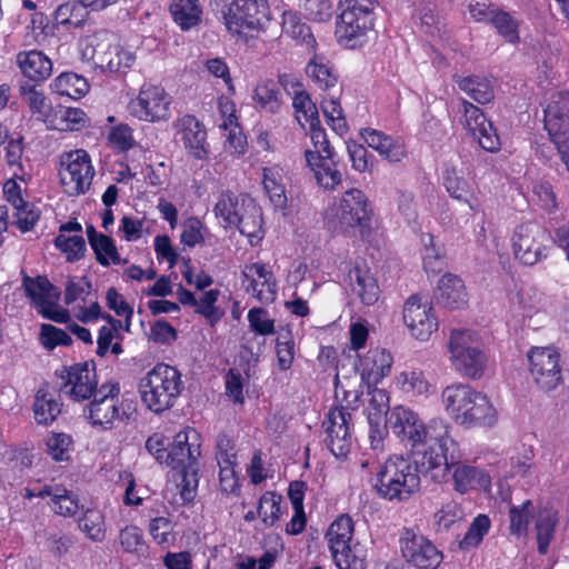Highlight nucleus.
I'll use <instances>...</instances> for the list:
<instances>
[{"mask_svg":"<svg viewBox=\"0 0 569 569\" xmlns=\"http://www.w3.org/2000/svg\"><path fill=\"white\" fill-rule=\"evenodd\" d=\"M351 415L345 407L331 408L328 412L326 427V442L331 453L337 457H346L350 451L352 437L350 431Z\"/></svg>","mask_w":569,"mask_h":569,"instance_id":"nucleus-19","label":"nucleus"},{"mask_svg":"<svg viewBox=\"0 0 569 569\" xmlns=\"http://www.w3.org/2000/svg\"><path fill=\"white\" fill-rule=\"evenodd\" d=\"M546 237V231L536 222L518 226L512 236L515 258L526 266L537 263L541 258Z\"/></svg>","mask_w":569,"mask_h":569,"instance_id":"nucleus-18","label":"nucleus"},{"mask_svg":"<svg viewBox=\"0 0 569 569\" xmlns=\"http://www.w3.org/2000/svg\"><path fill=\"white\" fill-rule=\"evenodd\" d=\"M240 233L246 236L250 243L253 244L262 239V214L252 200L248 199L247 208L239 214V221H236Z\"/></svg>","mask_w":569,"mask_h":569,"instance_id":"nucleus-35","label":"nucleus"},{"mask_svg":"<svg viewBox=\"0 0 569 569\" xmlns=\"http://www.w3.org/2000/svg\"><path fill=\"white\" fill-rule=\"evenodd\" d=\"M182 389L180 371L166 363L154 366L139 382L141 400L154 413L171 409Z\"/></svg>","mask_w":569,"mask_h":569,"instance_id":"nucleus-5","label":"nucleus"},{"mask_svg":"<svg viewBox=\"0 0 569 569\" xmlns=\"http://www.w3.org/2000/svg\"><path fill=\"white\" fill-rule=\"evenodd\" d=\"M200 455V436L194 429L188 428L174 436L168 449L167 465L172 469L197 466Z\"/></svg>","mask_w":569,"mask_h":569,"instance_id":"nucleus-21","label":"nucleus"},{"mask_svg":"<svg viewBox=\"0 0 569 569\" xmlns=\"http://www.w3.org/2000/svg\"><path fill=\"white\" fill-rule=\"evenodd\" d=\"M119 395L118 383H104L94 392L88 410V417L93 426L104 429L112 427L119 417Z\"/></svg>","mask_w":569,"mask_h":569,"instance_id":"nucleus-20","label":"nucleus"},{"mask_svg":"<svg viewBox=\"0 0 569 569\" xmlns=\"http://www.w3.org/2000/svg\"><path fill=\"white\" fill-rule=\"evenodd\" d=\"M17 63L22 73L32 81H43L52 73L51 60L38 50L19 52Z\"/></svg>","mask_w":569,"mask_h":569,"instance_id":"nucleus-30","label":"nucleus"},{"mask_svg":"<svg viewBox=\"0 0 569 569\" xmlns=\"http://www.w3.org/2000/svg\"><path fill=\"white\" fill-rule=\"evenodd\" d=\"M22 288L39 315L58 323L68 322L69 311L58 305L61 292L49 281L47 276L30 277L26 274L22 278Z\"/></svg>","mask_w":569,"mask_h":569,"instance_id":"nucleus-10","label":"nucleus"},{"mask_svg":"<svg viewBox=\"0 0 569 569\" xmlns=\"http://www.w3.org/2000/svg\"><path fill=\"white\" fill-rule=\"evenodd\" d=\"M307 74L320 90H330L338 83V74L329 63L315 57L306 67Z\"/></svg>","mask_w":569,"mask_h":569,"instance_id":"nucleus-44","label":"nucleus"},{"mask_svg":"<svg viewBox=\"0 0 569 569\" xmlns=\"http://www.w3.org/2000/svg\"><path fill=\"white\" fill-rule=\"evenodd\" d=\"M112 40L113 36L106 30L94 33L88 38L82 56L102 71L126 72L134 63L136 56Z\"/></svg>","mask_w":569,"mask_h":569,"instance_id":"nucleus-9","label":"nucleus"},{"mask_svg":"<svg viewBox=\"0 0 569 569\" xmlns=\"http://www.w3.org/2000/svg\"><path fill=\"white\" fill-rule=\"evenodd\" d=\"M353 536V521L350 516H339L329 527L326 535L329 548L332 546L341 547L343 542H351Z\"/></svg>","mask_w":569,"mask_h":569,"instance_id":"nucleus-52","label":"nucleus"},{"mask_svg":"<svg viewBox=\"0 0 569 569\" xmlns=\"http://www.w3.org/2000/svg\"><path fill=\"white\" fill-rule=\"evenodd\" d=\"M253 101L262 110L276 113L280 108V91L272 80L260 81L253 91Z\"/></svg>","mask_w":569,"mask_h":569,"instance_id":"nucleus-43","label":"nucleus"},{"mask_svg":"<svg viewBox=\"0 0 569 569\" xmlns=\"http://www.w3.org/2000/svg\"><path fill=\"white\" fill-rule=\"evenodd\" d=\"M277 362L280 370H288L295 359V342L288 335H280L276 343Z\"/></svg>","mask_w":569,"mask_h":569,"instance_id":"nucleus-64","label":"nucleus"},{"mask_svg":"<svg viewBox=\"0 0 569 569\" xmlns=\"http://www.w3.org/2000/svg\"><path fill=\"white\" fill-rule=\"evenodd\" d=\"M465 511L459 502L449 500L433 515L437 532H449L460 527L465 520Z\"/></svg>","mask_w":569,"mask_h":569,"instance_id":"nucleus-38","label":"nucleus"},{"mask_svg":"<svg viewBox=\"0 0 569 569\" xmlns=\"http://www.w3.org/2000/svg\"><path fill=\"white\" fill-rule=\"evenodd\" d=\"M435 297L441 306L449 309H459L467 303V292L461 278L446 273L438 282Z\"/></svg>","mask_w":569,"mask_h":569,"instance_id":"nucleus-28","label":"nucleus"},{"mask_svg":"<svg viewBox=\"0 0 569 569\" xmlns=\"http://www.w3.org/2000/svg\"><path fill=\"white\" fill-rule=\"evenodd\" d=\"M60 382L58 391L69 396L74 401H82L91 398L97 388L98 380L93 362H81L70 367H63L56 371Z\"/></svg>","mask_w":569,"mask_h":569,"instance_id":"nucleus-14","label":"nucleus"},{"mask_svg":"<svg viewBox=\"0 0 569 569\" xmlns=\"http://www.w3.org/2000/svg\"><path fill=\"white\" fill-rule=\"evenodd\" d=\"M41 340L49 350L57 346H69L72 342L71 337L64 330L48 323L41 326Z\"/></svg>","mask_w":569,"mask_h":569,"instance_id":"nucleus-63","label":"nucleus"},{"mask_svg":"<svg viewBox=\"0 0 569 569\" xmlns=\"http://www.w3.org/2000/svg\"><path fill=\"white\" fill-rule=\"evenodd\" d=\"M348 278L351 290L362 303L371 306L378 301L380 289L376 278L368 269L356 266L349 271Z\"/></svg>","mask_w":569,"mask_h":569,"instance_id":"nucleus-31","label":"nucleus"},{"mask_svg":"<svg viewBox=\"0 0 569 569\" xmlns=\"http://www.w3.org/2000/svg\"><path fill=\"white\" fill-rule=\"evenodd\" d=\"M282 496L272 491L264 492L258 503V516L266 527H273L282 515Z\"/></svg>","mask_w":569,"mask_h":569,"instance_id":"nucleus-45","label":"nucleus"},{"mask_svg":"<svg viewBox=\"0 0 569 569\" xmlns=\"http://www.w3.org/2000/svg\"><path fill=\"white\" fill-rule=\"evenodd\" d=\"M62 403L59 401L56 389L43 383L36 392L33 416L39 425H51L61 413Z\"/></svg>","mask_w":569,"mask_h":569,"instance_id":"nucleus-27","label":"nucleus"},{"mask_svg":"<svg viewBox=\"0 0 569 569\" xmlns=\"http://www.w3.org/2000/svg\"><path fill=\"white\" fill-rule=\"evenodd\" d=\"M48 453L56 461H66L70 458L73 441L70 435L64 432H52L46 440Z\"/></svg>","mask_w":569,"mask_h":569,"instance_id":"nucleus-54","label":"nucleus"},{"mask_svg":"<svg viewBox=\"0 0 569 569\" xmlns=\"http://www.w3.org/2000/svg\"><path fill=\"white\" fill-rule=\"evenodd\" d=\"M341 547L332 546L330 551L339 569H362L363 559L351 547V542H343Z\"/></svg>","mask_w":569,"mask_h":569,"instance_id":"nucleus-55","label":"nucleus"},{"mask_svg":"<svg viewBox=\"0 0 569 569\" xmlns=\"http://www.w3.org/2000/svg\"><path fill=\"white\" fill-rule=\"evenodd\" d=\"M305 158L320 187L327 190H333L341 183L342 173L338 168L339 161L336 159V152L315 156L311 150H306Z\"/></svg>","mask_w":569,"mask_h":569,"instance_id":"nucleus-25","label":"nucleus"},{"mask_svg":"<svg viewBox=\"0 0 569 569\" xmlns=\"http://www.w3.org/2000/svg\"><path fill=\"white\" fill-rule=\"evenodd\" d=\"M89 16L88 8L80 1H68L60 4L54 11V19L59 24H69L74 28L82 27Z\"/></svg>","mask_w":569,"mask_h":569,"instance_id":"nucleus-42","label":"nucleus"},{"mask_svg":"<svg viewBox=\"0 0 569 569\" xmlns=\"http://www.w3.org/2000/svg\"><path fill=\"white\" fill-rule=\"evenodd\" d=\"M418 462L403 456H391L376 475L373 488L389 501L408 500L420 487Z\"/></svg>","mask_w":569,"mask_h":569,"instance_id":"nucleus-4","label":"nucleus"},{"mask_svg":"<svg viewBox=\"0 0 569 569\" xmlns=\"http://www.w3.org/2000/svg\"><path fill=\"white\" fill-rule=\"evenodd\" d=\"M119 541L126 552L140 553L144 549L142 531L136 526H126L121 529Z\"/></svg>","mask_w":569,"mask_h":569,"instance_id":"nucleus-62","label":"nucleus"},{"mask_svg":"<svg viewBox=\"0 0 569 569\" xmlns=\"http://www.w3.org/2000/svg\"><path fill=\"white\" fill-rule=\"evenodd\" d=\"M458 88L478 103H488L493 99V88L489 79L480 76H455Z\"/></svg>","mask_w":569,"mask_h":569,"instance_id":"nucleus-36","label":"nucleus"},{"mask_svg":"<svg viewBox=\"0 0 569 569\" xmlns=\"http://www.w3.org/2000/svg\"><path fill=\"white\" fill-rule=\"evenodd\" d=\"M391 432L402 442L416 448L427 445L423 455L432 448L440 451L445 440L451 438L450 426L441 419H433L428 426L409 408L395 407L385 421Z\"/></svg>","mask_w":569,"mask_h":569,"instance_id":"nucleus-3","label":"nucleus"},{"mask_svg":"<svg viewBox=\"0 0 569 569\" xmlns=\"http://www.w3.org/2000/svg\"><path fill=\"white\" fill-rule=\"evenodd\" d=\"M283 31L293 39L300 40L302 44L307 47L310 51H315L316 49V39L310 30V28L302 23L296 14L286 13L283 16Z\"/></svg>","mask_w":569,"mask_h":569,"instance_id":"nucleus-49","label":"nucleus"},{"mask_svg":"<svg viewBox=\"0 0 569 569\" xmlns=\"http://www.w3.org/2000/svg\"><path fill=\"white\" fill-rule=\"evenodd\" d=\"M94 169L87 151L79 149L61 156L59 170L60 182L63 191L76 197L86 193L92 182Z\"/></svg>","mask_w":569,"mask_h":569,"instance_id":"nucleus-12","label":"nucleus"},{"mask_svg":"<svg viewBox=\"0 0 569 569\" xmlns=\"http://www.w3.org/2000/svg\"><path fill=\"white\" fill-rule=\"evenodd\" d=\"M292 106L296 111V118L302 127L306 123H317L320 120L318 108L306 91L295 93Z\"/></svg>","mask_w":569,"mask_h":569,"instance_id":"nucleus-51","label":"nucleus"},{"mask_svg":"<svg viewBox=\"0 0 569 569\" xmlns=\"http://www.w3.org/2000/svg\"><path fill=\"white\" fill-rule=\"evenodd\" d=\"M246 291L262 303H271L277 296V282L273 273L263 263L247 264L242 270Z\"/></svg>","mask_w":569,"mask_h":569,"instance_id":"nucleus-22","label":"nucleus"},{"mask_svg":"<svg viewBox=\"0 0 569 569\" xmlns=\"http://www.w3.org/2000/svg\"><path fill=\"white\" fill-rule=\"evenodd\" d=\"M400 547L406 561L419 569H436L442 561V552L436 545L413 529L402 530Z\"/></svg>","mask_w":569,"mask_h":569,"instance_id":"nucleus-15","label":"nucleus"},{"mask_svg":"<svg viewBox=\"0 0 569 569\" xmlns=\"http://www.w3.org/2000/svg\"><path fill=\"white\" fill-rule=\"evenodd\" d=\"M490 23L495 26L498 33L507 41L511 43L519 41L518 22L510 16V13L497 10L491 18Z\"/></svg>","mask_w":569,"mask_h":569,"instance_id":"nucleus-58","label":"nucleus"},{"mask_svg":"<svg viewBox=\"0 0 569 569\" xmlns=\"http://www.w3.org/2000/svg\"><path fill=\"white\" fill-rule=\"evenodd\" d=\"M393 358L386 349H370L367 355L360 359V368L362 377L372 383H379L386 376L389 375Z\"/></svg>","mask_w":569,"mask_h":569,"instance_id":"nucleus-29","label":"nucleus"},{"mask_svg":"<svg viewBox=\"0 0 569 569\" xmlns=\"http://www.w3.org/2000/svg\"><path fill=\"white\" fill-rule=\"evenodd\" d=\"M248 200L240 201L239 196L227 191L222 192L213 211L217 218L222 219L224 227H231L239 221V214L247 208Z\"/></svg>","mask_w":569,"mask_h":569,"instance_id":"nucleus-39","label":"nucleus"},{"mask_svg":"<svg viewBox=\"0 0 569 569\" xmlns=\"http://www.w3.org/2000/svg\"><path fill=\"white\" fill-rule=\"evenodd\" d=\"M78 525L81 531L92 541L100 542L106 537L104 517L100 510H86Z\"/></svg>","mask_w":569,"mask_h":569,"instance_id":"nucleus-50","label":"nucleus"},{"mask_svg":"<svg viewBox=\"0 0 569 569\" xmlns=\"http://www.w3.org/2000/svg\"><path fill=\"white\" fill-rule=\"evenodd\" d=\"M537 509L531 500L520 506H512L509 510L510 532L513 536H526L531 520L536 517Z\"/></svg>","mask_w":569,"mask_h":569,"instance_id":"nucleus-41","label":"nucleus"},{"mask_svg":"<svg viewBox=\"0 0 569 569\" xmlns=\"http://www.w3.org/2000/svg\"><path fill=\"white\" fill-rule=\"evenodd\" d=\"M401 390L412 397H429L435 392V387L426 378L421 370H406L397 377Z\"/></svg>","mask_w":569,"mask_h":569,"instance_id":"nucleus-37","label":"nucleus"},{"mask_svg":"<svg viewBox=\"0 0 569 569\" xmlns=\"http://www.w3.org/2000/svg\"><path fill=\"white\" fill-rule=\"evenodd\" d=\"M177 133L184 148L196 159L208 156L207 131L203 124L191 114H184L174 122Z\"/></svg>","mask_w":569,"mask_h":569,"instance_id":"nucleus-24","label":"nucleus"},{"mask_svg":"<svg viewBox=\"0 0 569 569\" xmlns=\"http://www.w3.org/2000/svg\"><path fill=\"white\" fill-rule=\"evenodd\" d=\"M443 184L450 196L466 202L473 211L478 210L479 203L472 194L469 182L453 167H447L443 171Z\"/></svg>","mask_w":569,"mask_h":569,"instance_id":"nucleus-34","label":"nucleus"},{"mask_svg":"<svg viewBox=\"0 0 569 569\" xmlns=\"http://www.w3.org/2000/svg\"><path fill=\"white\" fill-rule=\"evenodd\" d=\"M528 360L530 373L540 389L550 391L562 382L560 356L555 349L535 347Z\"/></svg>","mask_w":569,"mask_h":569,"instance_id":"nucleus-16","label":"nucleus"},{"mask_svg":"<svg viewBox=\"0 0 569 569\" xmlns=\"http://www.w3.org/2000/svg\"><path fill=\"white\" fill-rule=\"evenodd\" d=\"M360 136L370 148L390 162H399L407 156L406 148L399 139L380 130L363 128Z\"/></svg>","mask_w":569,"mask_h":569,"instance_id":"nucleus-26","label":"nucleus"},{"mask_svg":"<svg viewBox=\"0 0 569 569\" xmlns=\"http://www.w3.org/2000/svg\"><path fill=\"white\" fill-rule=\"evenodd\" d=\"M448 349L450 362L455 370L470 379L482 377L487 365V356L473 332L465 329H453Z\"/></svg>","mask_w":569,"mask_h":569,"instance_id":"nucleus-7","label":"nucleus"},{"mask_svg":"<svg viewBox=\"0 0 569 569\" xmlns=\"http://www.w3.org/2000/svg\"><path fill=\"white\" fill-rule=\"evenodd\" d=\"M53 243L66 256L68 262L79 261L87 251L86 241L81 234L67 236L59 233Z\"/></svg>","mask_w":569,"mask_h":569,"instance_id":"nucleus-48","label":"nucleus"},{"mask_svg":"<svg viewBox=\"0 0 569 569\" xmlns=\"http://www.w3.org/2000/svg\"><path fill=\"white\" fill-rule=\"evenodd\" d=\"M262 184L271 203L276 208H284L287 204V196L284 186L281 182L280 173L273 168H263Z\"/></svg>","mask_w":569,"mask_h":569,"instance_id":"nucleus-46","label":"nucleus"},{"mask_svg":"<svg viewBox=\"0 0 569 569\" xmlns=\"http://www.w3.org/2000/svg\"><path fill=\"white\" fill-rule=\"evenodd\" d=\"M169 10L173 21L183 31L199 26L203 13L199 0H171Z\"/></svg>","mask_w":569,"mask_h":569,"instance_id":"nucleus-32","label":"nucleus"},{"mask_svg":"<svg viewBox=\"0 0 569 569\" xmlns=\"http://www.w3.org/2000/svg\"><path fill=\"white\" fill-rule=\"evenodd\" d=\"M13 217V224L24 233L33 229L40 218V211L33 203L26 201L14 208Z\"/></svg>","mask_w":569,"mask_h":569,"instance_id":"nucleus-59","label":"nucleus"},{"mask_svg":"<svg viewBox=\"0 0 569 569\" xmlns=\"http://www.w3.org/2000/svg\"><path fill=\"white\" fill-rule=\"evenodd\" d=\"M102 318L106 319L109 325L102 326L99 330L97 355L100 357H104L109 352L112 340L122 326L120 320L112 318L110 315H102Z\"/></svg>","mask_w":569,"mask_h":569,"instance_id":"nucleus-60","label":"nucleus"},{"mask_svg":"<svg viewBox=\"0 0 569 569\" xmlns=\"http://www.w3.org/2000/svg\"><path fill=\"white\" fill-rule=\"evenodd\" d=\"M376 4V0L340 1L341 13L336 29L340 42L355 47L363 41L373 28Z\"/></svg>","mask_w":569,"mask_h":569,"instance_id":"nucleus-8","label":"nucleus"},{"mask_svg":"<svg viewBox=\"0 0 569 569\" xmlns=\"http://www.w3.org/2000/svg\"><path fill=\"white\" fill-rule=\"evenodd\" d=\"M463 113L467 128L478 139L480 147L489 152L500 149V140L492 123L487 120L480 108L463 100Z\"/></svg>","mask_w":569,"mask_h":569,"instance_id":"nucleus-23","label":"nucleus"},{"mask_svg":"<svg viewBox=\"0 0 569 569\" xmlns=\"http://www.w3.org/2000/svg\"><path fill=\"white\" fill-rule=\"evenodd\" d=\"M52 508L57 515L72 517L79 510L78 496L63 487L56 486Z\"/></svg>","mask_w":569,"mask_h":569,"instance_id":"nucleus-53","label":"nucleus"},{"mask_svg":"<svg viewBox=\"0 0 569 569\" xmlns=\"http://www.w3.org/2000/svg\"><path fill=\"white\" fill-rule=\"evenodd\" d=\"M568 123L569 92H556L550 97V101L545 109V128L547 131H556Z\"/></svg>","mask_w":569,"mask_h":569,"instance_id":"nucleus-33","label":"nucleus"},{"mask_svg":"<svg viewBox=\"0 0 569 569\" xmlns=\"http://www.w3.org/2000/svg\"><path fill=\"white\" fill-rule=\"evenodd\" d=\"M321 109L332 129L342 134L347 131V122L343 117L341 104L337 98L326 97L321 101Z\"/></svg>","mask_w":569,"mask_h":569,"instance_id":"nucleus-57","label":"nucleus"},{"mask_svg":"<svg viewBox=\"0 0 569 569\" xmlns=\"http://www.w3.org/2000/svg\"><path fill=\"white\" fill-rule=\"evenodd\" d=\"M403 321L411 336L421 341H427L438 329L432 306L428 301H422L418 295L407 299L403 306Z\"/></svg>","mask_w":569,"mask_h":569,"instance_id":"nucleus-17","label":"nucleus"},{"mask_svg":"<svg viewBox=\"0 0 569 569\" xmlns=\"http://www.w3.org/2000/svg\"><path fill=\"white\" fill-rule=\"evenodd\" d=\"M198 468L197 466H190L188 468H181V480L178 483L181 500L183 502H190L196 497L198 488Z\"/></svg>","mask_w":569,"mask_h":569,"instance_id":"nucleus-61","label":"nucleus"},{"mask_svg":"<svg viewBox=\"0 0 569 569\" xmlns=\"http://www.w3.org/2000/svg\"><path fill=\"white\" fill-rule=\"evenodd\" d=\"M210 7L220 14L228 32L237 36L258 30L269 9L267 0H210Z\"/></svg>","mask_w":569,"mask_h":569,"instance_id":"nucleus-6","label":"nucleus"},{"mask_svg":"<svg viewBox=\"0 0 569 569\" xmlns=\"http://www.w3.org/2000/svg\"><path fill=\"white\" fill-rule=\"evenodd\" d=\"M369 203L366 194L359 189L347 190L329 220L331 228L341 233H349L369 221Z\"/></svg>","mask_w":569,"mask_h":569,"instance_id":"nucleus-13","label":"nucleus"},{"mask_svg":"<svg viewBox=\"0 0 569 569\" xmlns=\"http://www.w3.org/2000/svg\"><path fill=\"white\" fill-rule=\"evenodd\" d=\"M490 529V519L487 515H478L470 523L468 531L460 541L461 549L478 546Z\"/></svg>","mask_w":569,"mask_h":569,"instance_id":"nucleus-56","label":"nucleus"},{"mask_svg":"<svg viewBox=\"0 0 569 569\" xmlns=\"http://www.w3.org/2000/svg\"><path fill=\"white\" fill-rule=\"evenodd\" d=\"M51 88L59 96L79 99L89 91V83L82 76L63 72L53 80Z\"/></svg>","mask_w":569,"mask_h":569,"instance_id":"nucleus-40","label":"nucleus"},{"mask_svg":"<svg viewBox=\"0 0 569 569\" xmlns=\"http://www.w3.org/2000/svg\"><path fill=\"white\" fill-rule=\"evenodd\" d=\"M461 458L459 443L451 436L449 440H445L440 451L432 448L422 456L421 471L433 472L443 466V472H451L457 492L465 495L472 490L488 491L491 487L490 475L482 468L462 462ZM431 478L437 479L438 475L431 473Z\"/></svg>","mask_w":569,"mask_h":569,"instance_id":"nucleus-1","label":"nucleus"},{"mask_svg":"<svg viewBox=\"0 0 569 569\" xmlns=\"http://www.w3.org/2000/svg\"><path fill=\"white\" fill-rule=\"evenodd\" d=\"M447 415L458 425L467 428L491 427L497 420V411L489 398L466 383H452L441 392Z\"/></svg>","mask_w":569,"mask_h":569,"instance_id":"nucleus-2","label":"nucleus"},{"mask_svg":"<svg viewBox=\"0 0 569 569\" xmlns=\"http://www.w3.org/2000/svg\"><path fill=\"white\" fill-rule=\"evenodd\" d=\"M91 248L96 254V260L102 267H109L111 263H128L127 259L120 257L114 241L109 236H100L97 241H93Z\"/></svg>","mask_w":569,"mask_h":569,"instance_id":"nucleus-47","label":"nucleus"},{"mask_svg":"<svg viewBox=\"0 0 569 569\" xmlns=\"http://www.w3.org/2000/svg\"><path fill=\"white\" fill-rule=\"evenodd\" d=\"M172 97L161 86L144 83L128 104L130 114L144 122L167 121L171 117Z\"/></svg>","mask_w":569,"mask_h":569,"instance_id":"nucleus-11","label":"nucleus"}]
</instances>
